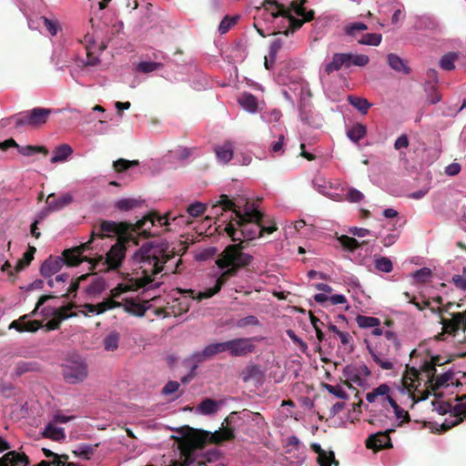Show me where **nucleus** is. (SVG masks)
<instances>
[{
  "instance_id": "obj_1",
  "label": "nucleus",
  "mask_w": 466,
  "mask_h": 466,
  "mask_svg": "<svg viewBox=\"0 0 466 466\" xmlns=\"http://www.w3.org/2000/svg\"><path fill=\"white\" fill-rule=\"evenodd\" d=\"M175 258L172 250H169V245L166 241L147 242L144 244L134 255V259L140 266L143 276L137 279L136 286H127L118 284L111 289V298L114 299L120 297L127 290H137L152 282V277L160 273L169 267L167 265L170 259Z\"/></svg>"
},
{
  "instance_id": "obj_2",
  "label": "nucleus",
  "mask_w": 466,
  "mask_h": 466,
  "mask_svg": "<svg viewBox=\"0 0 466 466\" xmlns=\"http://www.w3.org/2000/svg\"><path fill=\"white\" fill-rule=\"evenodd\" d=\"M247 245L242 241L227 246L224 250L218 256L215 263L217 267L221 269L220 275L218 277L216 283L213 287L199 291L195 294L193 289L181 290L180 292L188 293L190 298L201 301L205 299L212 298L218 294L222 287L226 285L232 278H235L238 272L251 265L253 257L244 252Z\"/></svg>"
},
{
  "instance_id": "obj_3",
  "label": "nucleus",
  "mask_w": 466,
  "mask_h": 466,
  "mask_svg": "<svg viewBox=\"0 0 466 466\" xmlns=\"http://www.w3.org/2000/svg\"><path fill=\"white\" fill-rule=\"evenodd\" d=\"M278 229L274 221L265 219V214L257 208L246 205L244 213L238 211V218L228 223L224 228L233 242L248 243L265 233L272 234ZM248 246V244H246Z\"/></svg>"
},
{
  "instance_id": "obj_4",
  "label": "nucleus",
  "mask_w": 466,
  "mask_h": 466,
  "mask_svg": "<svg viewBox=\"0 0 466 466\" xmlns=\"http://www.w3.org/2000/svg\"><path fill=\"white\" fill-rule=\"evenodd\" d=\"M150 220V218H145L137 221L136 224L126 221L115 222L111 220H101L98 226H94L92 229V238H105L117 236V240H132V231L136 228H143Z\"/></svg>"
},
{
  "instance_id": "obj_5",
  "label": "nucleus",
  "mask_w": 466,
  "mask_h": 466,
  "mask_svg": "<svg viewBox=\"0 0 466 466\" xmlns=\"http://www.w3.org/2000/svg\"><path fill=\"white\" fill-rule=\"evenodd\" d=\"M51 113L52 109L50 108L35 107L31 110L12 115L3 119V121L5 123V126L14 124L15 128L24 127H38L47 122Z\"/></svg>"
},
{
  "instance_id": "obj_6",
  "label": "nucleus",
  "mask_w": 466,
  "mask_h": 466,
  "mask_svg": "<svg viewBox=\"0 0 466 466\" xmlns=\"http://www.w3.org/2000/svg\"><path fill=\"white\" fill-rule=\"evenodd\" d=\"M370 62V58L364 54L335 53L331 60L323 67V74L329 76L335 71L348 69L352 66L363 67Z\"/></svg>"
},
{
  "instance_id": "obj_7",
  "label": "nucleus",
  "mask_w": 466,
  "mask_h": 466,
  "mask_svg": "<svg viewBox=\"0 0 466 466\" xmlns=\"http://www.w3.org/2000/svg\"><path fill=\"white\" fill-rule=\"evenodd\" d=\"M131 240H117L107 251L106 258L98 256L94 258L93 269L102 265L101 271H107L109 269H117L125 258L127 247Z\"/></svg>"
},
{
  "instance_id": "obj_8",
  "label": "nucleus",
  "mask_w": 466,
  "mask_h": 466,
  "mask_svg": "<svg viewBox=\"0 0 466 466\" xmlns=\"http://www.w3.org/2000/svg\"><path fill=\"white\" fill-rule=\"evenodd\" d=\"M368 350L372 357V360L382 370H392L394 367L393 358L391 357L394 351L392 346L384 340H380L376 343L375 347L368 345Z\"/></svg>"
},
{
  "instance_id": "obj_9",
  "label": "nucleus",
  "mask_w": 466,
  "mask_h": 466,
  "mask_svg": "<svg viewBox=\"0 0 466 466\" xmlns=\"http://www.w3.org/2000/svg\"><path fill=\"white\" fill-rule=\"evenodd\" d=\"M62 374L65 380L70 384H76L87 377V366L81 360L68 361L63 366Z\"/></svg>"
},
{
  "instance_id": "obj_10",
  "label": "nucleus",
  "mask_w": 466,
  "mask_h": 466,
  "mask_svg": "<svg viewBox=\"0 0 466 466\" xmlns=\"http://www.w3.org/2000/svg\"><path fill=\"white\" fill-rule=\"evenodd\" d=\"M147 217L150 218V220H148V222L147 224H145L143 226V228H141L139 229L136 228V230L132 231V240L136 244H137V242L135 241L136 240L135 234H137L138 236L147 238L149 237L157 235V233H152L150 231L152 227L156 226L157 224H158L160 227L169 225V219H170L169 213H167L164 216H160L157 212L152 211V212H149L147 215L144 216L141 219H144L145 218H147Z\"/></svg>"
},
{
  "instance_id": "obj_11",
  "label": "nucleus",
  "mask_w": 466,
  "mask_h": 466,
  "mask_svg": "<svg viewBox=\"0 0 466 466\" xmlns=\"http://www.w3.org/2000/svg\"><path fill=\"white\" fill-rule=\"evenodd\" d=\"M342 373L346 379L345 384L351 388V382L361 385L364 379L370 375V370L365 364H352L346 366Z\"/></svg>"
},
{
  "instance_id": "obj_12",
  "label": "nucleus",
  "mask_w": 466,
  "mask_h": 466,
  "mask_svg": "<svg viewBox=\"0 0 466 466\" xmlns=\"http://www.w3.org/2000/svg\"><path fill=\"white\" fill-rule=\"evenodd\" d=\"M256 346L251 338H238L227 341V351L232 357H244L252 353Z\"/></svg>"
},
{
  "instance_id": "obj_13",
  "label": "nucleus",
  "mask_w": 466,
  "mask_h": 466,
  "mask_svg": "<svg viewBox=\"0 0 466 466\" xmlns=\"http://www.w3.org/2000/svg\"><path fill=\"white\" fill-rule=\"evenodd\" d=\"M441 323L443 333L456 336L457 332L461 329L466 337V311L453 313L451 319L441 317Z\"/></svg>"
},
{
  "instance_id": "obj_14",
  "label": "nucleus",
  "mask_w": 466,
  "mask_h": 466,
  "mask_svg": "<svg viewBox=\"0 0 466 466\" xmlns=\"http://www.w3.org/2000/svg\"><path fill=\"white\" fill-rule=\"evenodd\" d=\"M394 431V428H388L383 431H378L370 435L366 440V447L376 451L391 448L392 444L390 434Z\"/></svg>"
},
{
  "instance_id": "obj_15",
  "label": "nucleus",
  "mask_w": 466,
  "mask_h": 466,
  "mask_svg": "<svg viewBox=\"0 0 466 466\" xmlns=\"http://www.w3.org/2000/svg\"><path fill=\"white\" fill-rule=\"evenodd\" d=\"M227 351V341L217 342L208 345L202 351L195 352L192 355V360L199 363L212 358L213 356Z\"/></svg>"
},
{
  "instance_id": "obj_16",
  "label": "nucleus",
  "mask_w": 466,
  "mask_h": 466,
  "mask_svg": "<svg viewBox=\"0 0 466 466\" xmlns=\"http://www.w3.org/2000/svg\"><path fill=\"white\" fill-rule=\"evenodd\" d=\"M61 258L64 260V264L68 267H76L83 261H87L91 264V268H93L94 258L81 255L75 247L65 249L62 252Z\"/></svg>"
},
{
  "instance_id": "obj_17",
  "label": "nucleus",
  "mask_w": 466,
  "mask_h": 466,
  "mask_svg": "<svg viewBox=\"0 0 466 466\" xmlns=\"http://www.w3.org/2000/svg\"><path fill=\"white\" fill-rule=\"evenodd\" d=\"M63 265L64 260L62 259L61 257L50 256L41 265L40 273L44 278H50L54 274L58 272Z\"/></svg>"
},
{
  "instance_id": "obj_18",
  "label": "nucleus",
  "mask_w": 466,
  "mask_h": 466,
  "mask_svg": "<svg viewBox=\"0 0 466 466\" xmlns=\"http://www.w3.org/2000/svg\"><path fill=\"white\" fill-rule=\"evenodd\" d=\"M29 459L25 453L12 451L0 458V466H27Z\"/></svg>"
},
{
  "instance_id": "obj_19",
  "label": "nucleus",
  "mask_w": 466,
  "mask_h": 466,
  "mask_svg": "<svg viewBox=\"0 0 466 466\" xmlns=\"http://www.w3.org/2000/svg\"><path fill=\"white\" fill-rule=\"evenodd\" d=\"M277 15H281L282 17L288 19L289 21V27L282 32V34L286 36H289V35H292L295 31L299 30L305 22V20L296 18L295 16L290 14V9L284 10L281 9V12H277Z\"/></svg>"
},
{
  "instance_id": "obj_20",
  "label": "nucleus",
  "mask_w": 466,
  "mask_h": 466,
  "mask_svg": "<svg viewBox=\"0 0 466 466\" xmlns=\"http://www.w3.org/2000/svg\"><path fill=\"white\" fill-rule=\"evenodd\" d=\"M46 202V205L49 206V209L56 211L71 204L73 202V197L69 193H66L59 198H56L55 194H50Z\"/></svg>"
},
{
  "instance_id": "obj_21",
  "label": "nucleus",
  "mask_w": 466,
  "mask_h": 466,
  "mask_svg": "<svg viewBox=\"0 0 466 466\" xmlns=\"http://www.w3.org/2000/svg\"><path fill=\"white\" fill-rule=\"evenodd\" d=\"M214 151L216 153V156H217L218 161H220L223 164H227L233 157L234 147L230 141H226L221 146H217L214 148Z\"/></svg>"
},
{
  "instance_id": "obj_22",
  "label": "nucleus",
  "mask_w": 466,
  "mask_h": 466,
  "mask_svg": "<svg viewBox=\"0 0 466 466\" xmlns=\"http://www.w3.org/2000/svg\"><path fill=\"white\" fill-rule=\"evenodd\" d=\"M236 206H238V203L234 201L233 198H229L228 195L222 194L220 195L218 203L216 205H213L212 210L215 214H218V208H221L222 211L232 210L236 215V218H238V210L236 208Z\"/></svg>"
},
{
  "instance_id": "obj_23",
  "label": "nucleus",
  "mask_w": 466,
  "mask_h": 466,
  "mask_svg": "<svg viewBox=\"0 0 466 466\" xmlns=\"http://www.w3.org/2000/svg\"><path fill=\"white\" fill-rule=\"evenodd\" d=\"M387 60L389 66L394 71L404 75H409L410 73V68L408 66L406 62L396 54H389Z\"/></svg>"
},
{
  "instance_id": "obj_24",
  "label": "nucleus",
  "mask_w": 466,
  "mask_h": 466,
  "mask_svg": "<svg viewBox=\"0 0 466 466\" xmlns=\"http://www.w3.org/2000/svg\"><path fill=\"white\" fill-rule=\"evenodd\" d=\"M338 241L344 249L350 252H354L360 247L368 245L369 243V240H363L361 242H359L356 238L347 235H341L338 237Z\"/></svg>"
},
{
  "instance_id": "obj_25",
  "label": "nucleus",
  "mask_w": 466,
  "mask_h": 466,
  "mask_svg": "<svg viewBox=\"0 0 466 466\" xmlns=\"http://www.w3.org/2000/svg\"><path fill=\"white\" fill-rule=\"evenodd\" d=\"M43 436L55 441H62L66 439L64 429L56 427L53 422L46 426Z\"/></svg>"
},
{
  "instance_id": "obj_26",
  "label": "nucleus",
  "mask_w": 466,
  "mask_h": 466,
  "mask_svg": "<svg viewBox=\"0 0 466 466\" xmlns=\"http://www.w3.org/2000/svg\"><path fill=\"white\" fill-rule=\"evenodd\" d=\"M73 153L72 147L67 144H62L55 148L53 157H51V163L63 162L67 159Z\"/></svg>"
},
{
  "instance_id": "obj_27",
  "label": "nucleus",
  "mask_w": 466,
  "mask_h": 466,
  "mask_svg": "<svg viewBox=\"0 0 466 466\" xmlns=\"http://www.w3.org/2000/svg\"><path fill=\"white\" fill-rule=\"evenodd\" d=\"M367 135V127L361 123H355L347 130V137L354 143H358Z\"/></svg>"
},
{
  "instance_id": "obj_28",
  "label": "nucleus",
  "mask_w": 466,
  "mask_h": 466,
  "mask_svg": "<svg viewBox=\"0 0 466 466\" xmlns=\"http://www.w3.org/2000/svg\"><path fill=\"white\" fill-rule=\"evenodd\" d=\"M314 300L320 304L329 301L331 305L344 304L347 302L346 297L340 294L329 297L324 293H317L314 295Z\"/></svg>"
},
{
  "instance_id": "obj_29",
  "label": "nucleus",
  "mask_w": 466,
  "mask_h": 466,
  "mask_svg": "<svg viewBox=\"0 0 466 466\" xmlns=\"http://www.w3.org/2000/svg\"><path fill=\"white\" fill-rule=\"evenodd\" d=\"M35 251L36 248L35 247L29 246L27 250L24 253L23 258L17 261L15 270L19 272L28 267L34 259Z\"/></svg>"
},
{
  "instance_id": "obj_30",
  "label": "nucleus",
  "mask_w": 466,
  "mask_h": 466,
  "mask_svg": "<svg viewBox=\"0 0 466 466\" xmlns=\"http://www.w3.org/2000/svg\"><path fill=\"white\" fill-rule=\"evenodd\" d=\"M124 309L127 312L138 317L144 316L147 311V308L144 305L134 299H126Z\"/></svg>"
},
{
  "instance_id": "obj_31",
  "label": "nucleus",
  "mask_w": 466,
  "mask_h": 466,
  "mask_svg": "<svg viewBox=\"0 0 466 466\" xmlns=\"http://www.w3.org/2000/svg\"><path fill=\"white\" fill-rule=\"evenodd\" d=\"M235 439L234 430L231 428H223L219 431H215L211 437V441L214 443H220L226 441H232Z\"/></svg>"
},
{
  "instance_id": "obj_32",
  "label": "nucleus",
  "mask_w": 466,
  "mask_h": 466,
  "mask_svg": "<svg viewBox=\"0 0 466 466\" xmlns=\"http://www.w3.org/2000/svg\"><path fill=\"white\" fill-rule=\"evenodd\" d=\"M241 106L250 113H254L258 108V100L252 94L245 93L238 98Z\"/></svg>"
},
{
  "instance_id": "obj_33",
  "label": "nucleus",
  "mask_w": 466,
  "mask_h": 466,
  "mask_svg": "<svg viewBox=\"0 0 466 466\" xmlns=\"http://www.w3.org/2000/svg\"><path fill=\"white\" fill-rule=\"evenodd\" d=\"M348 101L363 115L367 114L368 110L371 106V104L366 98L356 96H349Z\"/></svg>"
},
{
  "instance_id": "obj_34",
  "label": "nucleus",
  "mask_w": 466,
  "mask_h": 466,
  "mask_svg": "<svg viewBox=\"0 0 466 466\" xmlns=\"http://www.w3.org/2000/svg\"><path fill=\"white\" fill-rule=\"evenodd\" d=\"M17 151L25 157H30L37 153H43L45 156L48 154V149L44 146H20L17 147Z\"/></svg>"
},
{
  "instance_id": "obj_35",
  "label": "nucleus",
  "mask_w": 466,
  "mask_h": 466,
  "mask_svg": "<svg viewBox=\"0 0 466 466\" xmlns=\"http://www.w3.org/2000/svg\"><path fill=\"white\" fill-rule=\"evenodd\" d=\"M440 358L432 357L430 361H425L422 365V371L426 373L429 382L432 385L433 378L436 372V366L439 365Z\"/></svg>"
},
{
  "instance_id": "obj_36",
  "label": "nucleus",
  "mask_w": 466,
  "mask_h": 466,
  "mask_svg": "<svg viewBox=\"0 0 466 466\" xmlns=\"http://www.w3.org/2000/svg\"><path fill=\"white\" fill-rule=\"evenodd\" d=\"M141 205L140 200L137 198H122L115 203V208L120 211H129Z\"/></svg>"
},
{
  "instance_id": "obj_37",
  "label": "nucleus",
  "mask_w": 466,
  "mask_h": 466,
  "mask_svg": "<svg viewBox=\"0 0 466 466\" xmlns=\"http://www.w3.org/2000/svg\"><path fill=\"white\" fill-rule=\"evenodd\" d=\"M264 377V373L260 367L257 364L248 366L243 371V380L245 382L251 379H261Z\"/></svg>"
},
{
  "instance_id": "obj_38",
  "label": "nucleus",
  "mask_w": 466,
  "mask_h": 466,
  "mask_svg": "<svg viewBox=\"0 0 466 466\" xmlns=\"http://www.w3.org/2000/svg\"><path fill=\"white\" fill-rule=\"evenodd\" d=\"M120 335L116 331L110 332L103 340L104 349L107 351H114L118 348Z\"/></svg>"
},
{
  "instance_id": "obj_39",
  "label": "nucleus",
  "mask_w": 466,
  "mask_h": 466,
  "mask_svg": "<svg viewBox=\"0 0 466 466\" xmlns=\"http://www.w3.org/2000/svg\"><path fill=\"white\" fill-rule=\"evenodd\" d=\"M390 390V388L387 384H385V383L380 384L379 387L373 389L372 391L367 393L366 400L369 402L372 403L379 397H380L382 399V397L384 395H387V393H389Z\"/></svg>"
},
{
  "instance_id": "obj_40",
  "label": "nucleus",
  "mask_w": 466,
  "mask_h": 466,
  "mask_svg": "<svg viewBox=\"0 0 466 466\" xmlns=\"http://www.w3.org/2000/svg\"><path fill=\"white\" fill-rule=\"evenodd\" d=\"M139 165L138 160H127L125 158H119L113 162V167L116 172L122 173L133 167Z\"/></svg>"
},
{
  "instance_id": "obj_41",
  "label": "nucleus",
  "mask_w": 466,
  "mask_h": 466,
  "mask_svg": "<svg viewBox=\"0 0 466 466\" xmlns=\"http://www.w3.org/2000/svg\"><path fill=\"white\" fill-rule=\"evenodd\" d=\"M164 67V65L159 62L143 61L137 66L138 72L148 74L153 71L160 70Z\"/></svg>"
},
{
  "instance_id": "obj_42",
  "label": "nucleus",
  "mask_w": 466,
  "mask_h": 466,
  "mask_svg": "<svg viewBox=\"0 0 466 466\" xmlns=\"http://www.w3.org/2000/svg\"><path fill=\"white\" fill-rule=\"evenodd\" d=\"M458 55L453 52H450L448 54H445L441 56L440 59V66L447 71H451L455 68L454 62L457 60Z\"/></svg>"
},
{
  "instance_id": "obj_43",
  "label": "nucleus",
  "mask_w": 466,
  "mask_h": 466,
  "mask_svg": "<svg viewBox=\"0 0 466 466\" xmlns=\"http://www.w3.org/2000/svg\"><path fill=\"white\" fill-rule=\"evenodd\" d=\"M263 5H264L265 10L270 12L271 15L275 18L281 16V15H277L276 13L277 12L280 13L282 8L284 10H288L284 5L280 4L277 0H265L263 3Z\"/></svg>"
},
{
  "instance_id": "obj_44",
  "label": "nucleus",
  "mask_w": 466,
  "mask_h": 466,
  "mask_svg": "<svg viewBox=\"0 0 466 466\" xmlns=\"http://www.w3.org/2000/svg\"><path fill=\"white\" fill-rule=\"evenodd\" d=\"M218 410V403L212 399H205L198 405V410L205 415L213 414Z\"/></svg>"
},
{
  "instance_id": "obj_45",
  "label": "nucleus",
  "mask_w": 466,
  "mask_h": 466,
  "mask_svg": "<svg viewBox=\"0 0 466 466\" xmlns=\"http://www.w3.org/2000/svg\"><path fill=\"white\" fill-rule=\"evenodd\" d=\"M374 264L376 269L381 272L390 273L393 269L391 260L386 257H380L375 258Z\"/></svg>"
},
{
  "instance_id": "obj_46",
  "label": "nucleus",
  "mask_w": 466,
  "mask_h": 466,
  "mask_svg": "<svg viewBox=\"0 0 466 466\" xmlns=\"http://www.w3.org/2000/svg\"><path fill=\"white\" fill-rule=\"evenodd\" d=\"M89 276H90L89 274H83L80 277L76 278L75 280H73L71 282L66 293L63 294L62 297L68 299L71 296V294H74V297H76V293L77 289H79L80 284L83 281H86L89 278Z\"/></svg>"
},
{
  "instance_id": "obj_47",
  "label": "nucleus",
  "mask_w": 466,
  "mask_h": 466,
  "mask_svg": "<svg viewBox=\"0 0 466 466\" xmlns=\"http://www.w3.org/2000/svg\"><path fill=\"white\" fill-rule=\"evenodd\" d=\"M238 19L239 15H226L219 24V33L223 35L228 32V30L238 23Z\"/></svg>"
},
{
  "instance_id": "obj_48",
  "label": "nucleus",
  "mask_w": 466,
  "mask_h": 466,
  "mask_svg": "<svg viewBox=\"0 0 466 466\" xmlns=\"http://www.w3.org/2000/svg\"><path fill=\"white\" fill-rule=\"evenodd\" d=\"M358 325L360 328H373L378 327L380 323V319L374 317H368L359 315L356 319Z\"/></svg>"
},
{
  "instance_id": "obj_49",
  "label": "nucleus",
  "mask_w": 466,
  "mask_h": 466,
  "mask_svg": "<svg viewBox=\"0 0 466 466\" xmlns=\"http://www.w3.org/2000/svg\"><path fill=\"white\" fill-rule=\"evenodd\" d=\"M317 461L319 466H331V464L334 466L339 465V462L336 460L335 453L332 451H326L322 459H320V456H318Z\"/></svg>"
},
{
  "instance_id": "obj_50",
  "label": "nucleus",
  "mask_w": 466,
  "mask_h": 466,
  "mask_svg": "<svg viewBox=\"0 0 466 466\" xmlns=\"http://www.w3.org/2000/svg\"><path fill=\"white\" fill-rule=\"evenodd\" d=\"M382 36L380 34H366L359 40L361 45L377 46L380 44Z\"/></svg>"
},
{
  "instance_id": "obj_51",
  "label": "nucleus",
  "mask_w": 466,
  "mask_h": 466,
  "mask_svg": "<svg viewBox=\"0 0 466 466\" xmlns=\"http://www.w3.org/2000/svg\"><path fill=\"white\" fill-rule=\"evenodd\" d=\"M105 288V280L103 279H96L86 287V291L89 295H96L101 293Z\"/></svg>"
},
{
  "instance_id": "obj_52",
  "label": "nucleus",
  "mask_w": 466,
  "mask_h": 466,
  "mask_svg": "<svg viewBox=\"0 0 466 466\" xmlns=\"http://www.w3.org/2000/svg\"><path fill=\"white\" fill-rule=\"evenodd\" d=\"M206 205L199 202V201H196L192 204H190L187 208V212L193 218H198V217H200L202 214H204V212L206 211Z\"/></svg>"
},
{
  "instance_id": "obj_53",
  "label": "nucleus",
  "mask_w": 466,
  "mask_h": 466,
  "mask_svg": "<svg viewBox=\"0 0 466 466\" xmlns=\"http://www.w3.org/2000/svg\"><path fill=\"white\" fill-rule=\"evenodd\" d=\"M73 308L72 304L67 306L61 307L59 309H54L53 315L56 319H59L61 323L62 320L66 319L70 317L76 316L75 313H68V311Z\"/></svg>"
},
{
  "instance_id": "obj_54",
  "label": "nucleus",
  "mask_w": 466,
  "mask_h": 466,
  "mask_svg": "<svg viewBox=\"0 0 466 466\" xmlns=\"http://www.w3.org/2000/svg\"><path fill=\"white\" fill-rule=\"evenodd\" d=\"M97 305H98V312L100 314L106 312L108 309H112L115 308H120L123 306L121 302L116 301L112 298L104 299L102 302L98 303Z\"/></svg>"
},
{
  "instance_id": "obj_55",
  "label": "nucleus",
  "mask_w": 466,
  "mask_h": 466,
  "mask_svg": "<svg viewBox=\"0 0 466 466\" xmlns=\"http://www.w3.org/2000/svg\"><path fill=\"white\" fill-rule=\"evenodd\" d=\"M299 117L302 122L314 127H318V125H316L314 122L313 116L311 115L310 111L307 109L305 105H301L299 106Z\"/></svg>"
},
{
  "instance_id": "obj_56",
  "label": "nucleus",
  "mask_w": 466,
  "mask_h": 466,
  "mask_svg": "<svg viewBox=\"0 0 466 466\" xmlns=\"http://www.w3.org/2000/svg\"><path fill=\"white\" fill-rule=\"evenodd\" d=\"M258 325H259L258 319L253 315L239 319L236 322V326L240 329L246 328L248 326H258Z\"/></svg>"
},
{
  "instance_id": "obj_57",
  "label": "nucleus",
  "mask_w": 466,
  "mask_h": 466,
  "mask_svg": "<svg viewBox=\"0 0 466 466\" xmlns=\"http://www.w3.org/2000/svg\"><path fill=\"white\" fill-rule=\"evenodd\" d=\"M383 340L392 346L394 352H397L400 350V343L398 339L397 335L394 332L390 330L385 331Z\"/></svg>"
},
{
  "instance_id": "obj_58",
  "label": "nucleus",
  "mask_w": 466,
  "mask_h": 466,
  "mask_svg": "<svg viewBox=\"0 0 466 466\" xmlns=\"http://www.w3.org/2000/svg\"><path fill=\"white\" fill-rule=\"evenodd\" d=\"M368 26L366 24L362 22H356L350 24L345 27V33L348 35L355 36L357 31H364L367 30Z\"/></svg>"
},
{
  "instance_id": "obj_59",
  "label": "nucleus",
  "mask_w": 466,
  "mask_h": 466,
  "mask_svg": "<svg viewBox=\"0 0 466 466\" xmlns=\"http://www.w3.org/2000/svg\"><path fill=\"white\" fill-rule=\"evenodd\" d=\"M451 282L457 289L466 290V267L462 268V275H454L452 277Z\"/></svg>"
},
{
  "instance_id": "obj_60",
  "label": "nucleus",
  "mask_w": 466,
  "mask_h": 466,
  "mask_svg": "<svg viewBox=\"0 0 466 466\" xmlns=\"http://www.w3.org/2000/svg\"><path fill=\"white\" fill-rule=\"evenodd\" d=\"M324 387L330 394H333L336 397L342 399V400L348 399V394L346 393V391H344L342 390V388L340 386H339V385L333 386L330 384H325Z\"/></svg>"
},
{
  "instance_id": "obj_61",
  "label": "nucleus",
  "mask_w": 466,
  "mask_h": 466,
  "mask_svg": "<svg viewBox=\"0 0 466 466\" xmlns=\"http://www.w3.org/2000/svg\"><path fill=\"white\" fill-rule=\"evenodd\" d=\"M394 414L398 420L400 421L398 423V426H402L403 422H409L410 420V414L407 410H403L401 407L397 406L393 409Z\"/></svg>"
},
{
  "instance_id": "obj_62",
  "label": "nucleus",
  "mask_w": 466,
  "mask_h": 466,
  "mask_svg": "<svg viewBox=\"0 0 466 466\" xmlns=\"http://www.w3.org/2000/svg\"><path fill=\"white\" fill-rule=\"evenodd\" d=\"M94 448L88 444H82L78 447L76 451H74V453L77 456H81L86 460L90 458V455L93 454Z\"/></svg>"
},
{
  "instance_id": "obj_63",
  "label": "nucleus",
  "mask_w": 466,
  "mask_h": 466,
  "mask_svg": "<svg viewBox=\"0 0 466 466\" xmlns=\"http://www.w3.org/2000/svg\"><path fill=\"white\" fill-rule=\"evenodd\" d=\"M46 30L50 33L51 35H56L58 31V22L56 20H51L46 16L41 17Z\"/></svg>"
},
{
  "instance_id": "obj_64",
  "label": "nucleus",
  "mask_w": 466,
  "mask_h": 466,
  "mask_svg": "<svg viewBox=\"0 0 466 466\" xmlns=\"http://www.w3.org/2000/svg\"><path fill=\"white\" fill-rule=\"evenodd\" d=\"M460 401L454 406V412L456 416L466 415V395H462L458 399Z\"/></svg>"
}]
</instances>
